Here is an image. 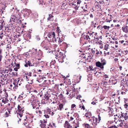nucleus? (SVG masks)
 I'll list each match as a JSON object with an SVG mask.
<instances>
[{"instance_id": "nucleus-6", "label": "nucleus", "mask_w": 128, "mask_h": 128, "mask_svg": "<svg viewBox=\"0 0 128 128\" xmlns=\"http://www.w3.org/2000/svg\"><path fill=\"white\" fill-rule=\"evenodd\" d=\"M119 125L121 127L124 126L125 127L128 128V120H121V122Z\"/></svg>"}, {"instance_id": "nucleus-14", "label": "nucleus", "mask_w": 128, "mask_h": 128, "mask_svg": "<svg viewBox=\"0 0 128 128\" xmlns=\"http://www.w3.org/2000/svg\"><path fill=\"white\" fill-rule=\"evenodd\" d=\"M121 117L123 118L124 120H128V114L126 113H123L121 114Z\"/></svg>"}, {"instance_id": "nucleus-9", "label": "nucleus", "mask_w": 128, "mask_h": 128, "mask_svg": "<svg viewBox=\"0 0 128 128\" xmlns=\"http://www.w3.org/2000/svg\"><path fill=\"white\" fill-rule=\"evenodd\" d=\"M56 58H63L64 57L65 55L63 54L62 52H59L58 51V52H57L55 53Z\"/></svg>"}, {"instance_id": "nucleus-8", "label": "nucleus", "mask_w": 128, "mask_h": 128, "mask_svg": "<svg viewBox=\"0 0 128 128\" xmlns=\"http://www.w3.org/2000/svg\"><path fill=\"white\" fill-rule=\"evenodd\" d=\"M20 18V16L18 15L16 17V16H11V18L10 20V21L11 22H12V23H14L12 22H14L18 20Z\"/></svg>"}, {"instance_id": "nucleus-41", "label": "nucleus", "mask_w": 128, "mask_h": 128, "mask_svg": "<svg viewBox=\"0 0 128 128\" xmlns=\"http://www.w3.org/2000/svg\"><path fill=\"white\" fill-rule=\"evenodd\" d=\"M24 54L26 57L28 58H29L30 57L32 56V54L28 53V52H27Z\"/></svg>"}, {"instance_id": "nucleus-48", "label": "nucleus", "mask_w": 128, "mask_h": 128, "mask_svg": "<svg viewBox=\"0 0 128 128\" xmlns=\"http://www.w3.org/2000/svg\"><path fill=\"white\" fill-rule=\"evenodd\" d=\"M57 39H58V44H60V43L62 42L63 40L62 38H60V37L58 38V37L57 38Z\"/></svg>"}, {"instance_id": "nucleus-34", "label": "nucleus", "mask_w": 128, "mask_h": 128, "mask_svg": "<svg viewBox=\"0 0 128 128\" xmlns=\"http://www.w3.org/2000/svg\"><path fill=\"white\" fill-rule=\"evenodd\" d=\"M76 110V106L75 104H72L71 106V110L72 111L75 110Z\"/></svg>"}, {"instance_id": "nucleus-4", "label": "nucleus", "mask_w": 128, "mask_h": 128, "mask_svg": "<svg viewBox=\"0 0 128 128\" xmlns=\"http://www.w3.org/2000/svg\"><path fill=\"white\" fill-rule=\"evenodd\" d=\"M39 101L36 100H33L32 102V105L33 107V108H38L40 106L39 105Z\"/></svg>"}, {"instance_id": "nucleus-38", "label": "nucleus", "mask_w": 128, "mask_h": 128, "mask_svg": "<svg viewBox=\"0 0 128 128\" xmlns=\"http://www.w3.org/2000/svg\"><path fill=\"white\" fill-rule=\"evenodd\" d=\"M50 126L51 128H56V124L53 122L51 124H50Z\"/></svg>"}, {"instance_id": "nucleus-19", "label": "nucleus", "mask_w": 128, "mask_h": 128, "mask_svg": "<svg viewBox=\"0 0 128 128\" xmlns=\"http://www.w3.org/2000/svg\"><path fill=\"white\" fill-rule=\"evenodd\" d=\"M9 76L8 74H5L2 77L4 81H6L7 82L9 80Z\"/></svg>"}, {"instance_id": "nucleus-57", "label": "nucleus", "mask_w": 128, "mask_h": 128, "mask_svg": "<svg viewBox=\"0 0 128 128\" xmlns=\"http://www.w3.org/2000/svg\"><path fill=\"white\" fill-rule=\"evenodd\" d=\"M10 60V59H8L4 63H5V64H9L10 63L9 62Z\"/></svg>"}, {"instance_id": "nucleus-59", "label": "nucleus", "mask_w": 128, "mask_h": 128, "mask_svg": "<svg viewBox=\"0 0 128 128\" xmlns=\"http://www.w3.org/2000/svg\"><path fill=\"white\" fill-rule=\"evenodd\" d=\"M108 44H107L105 45L104 46V49L105 50H107L108 49Z\"/></svg>"}, {"instance_id": "nucleus-39", "label": "nucleus", "mask_w": 128, "mask_h": 128, "mask_svg": "<svg viewBox=\"0 0 128 128\" xmlns=\"http://www.w3.org/2000/svg\"><path fill=\"white\" fill-rule=\"evenodd\" d=\"M23 125L26 128H30L29 126L28 123L26 122H25L23 124Z\"/></svg>"}, {"instance_id": "nucleus-53", "label": "nucleus", "mask_w": 128, "mask_h": 128, "mask_svg": "<svg viewBox=\"0 0 128 128\" xmlns=\"http://www.w3.org/2000/svg\"><path fill=\"white\" fill-rule=\"evenodd\" d=\"M94 74L98 78L100 77L101 76L97 72L94 73Z\"/></svg>"}, {"instance_id": "nucleus-16", "label": "nucleus", "mask_w": 128, "mask_h": 128, "mask_svg": "<svg viewBox=\"0 0 128 128\" xmlns=\"http://www.w3.org/2000/svg\"><path fill=\"white\" fill-rule=\"evenodd\" d=\"M86 9L85 8L83 10L84 13L83 14L84 15V16H86V15H88L89 14V12L87 10V7L86 5L85 6Z\"/></svg>"}, {"instance_id": "nucleus-21", "label": "nucleus", "mask_w": 128, "mask_h": 128, "mask_svg": "<svg viewBox=\"0 0 128 128\" xmlns=\"http://www.w3.org/2000/svg\"><path fill=\"white\" fill-rule=\"evenodd\" d=\"M122 30L126 33L128 32V26H124L122 28Z\"/></svg>"}, {"instance_id": "nucleus-60", "label": "nucleus", "mask_w": 128, "mask_h": 128, "mask_svg": "<svg viewBox=\"0 0 128 128\" xmlns=\"http://www.w3.org/2000/svg\"><path fill=\"white\" fill-rule=\"evenodd\" d=\"M124 107L126 109H128V105L126 103H125L124 104Z\"/></svg>"}, {"instance_id": "nucleus-36", "label": "nucleus", "mask_w": 128, "mask_h": 128, "mask_svg": "<svg viewBox=\"0 0 128 128\" xmlns=\"http://www.w3.org/2000/svg\"><path fill=\"white\" fill-rule=\"evenodd\" d=\"M91 113L89 112H87L86 113L85 116H86L88 119L90 118V116H91Z\"/></svg>"}, {"instance_id": "nucleus-27", "label": "nucleus", "mask_w": 128, "mask_h": 128, "mask_svg": "<svg viewBox=\"0 0 128 128\" xmlns=\"http://www.w3.org/2000/svg\"><path fill=\"white\" fill-rule=\"evenodd\" d=\"M29 10H28V11H26L24 12V17L26 18L28 17L29 15L30 14Z\"/></svg>"}, {"instance_id": "nucleus-40", "label": "nucleus", "mask_w": 128, "mask_h": 128, "mask_svg": "<svg viewBox=\"0 0 128 128\" xmlns=\"http://www.w3.org/2000/svg\"><path fill=\"white\" fill-rule=\"evenodd\" d=\"M46 0H39L38 3L40 5H41L42 6L43 4H45L44 2Z\"/></svg>"}, {"instance_id": "nucleus-26", "label": "nucleus", "mask_w": 128, "mask_h": 128, "mask_svg": "<svg viewBox=\"0 0 128 128\" xmlns=\"http://www.w3.org/2000/svg\"><path fill=\"white\" fill-rule=\"evenodd\" d=\"M97 33L96 32H92V33L90 34V38L92 39L94 36H96L97 35Z\"/></svg>"}, {"instance_id": "nucleus-20", "label": "nucleus", "mask_w": 128, "mask_h": 128, "mask_svg": "<svg viewBox=\"0 0 128 128\" xmlns=\"http://www.w3.org/2000/svg\"><path fill=\"white\" fill-rule=\"evenodd\" d=\"M109 82L111 84H116L117 82V80L115 79L114 78L113 80H109Z\"/></svg>"}, {"instance_id": "nucleus-32", "label": "nucleus", "mask_w": 128, "mask_h": 128, "mask_svg": "<svg viewBox=\"0 0 128 128\" xmlns=\"http://www.w3.org/2000/svg\"><path fill=\"white\" fill-rule=\"evenodd\" d=\"M114 118V122L116 124L117 123H118V124L117 126H118V125L119 126V124H120L121 122V120H119L118 119H117L116 118Z\"/></svg>"}, {"instance_id": "nucleus-43", "label": "nucleus", "mask_w": 128, "mask_h": 128, "mask_svg": "<svg viewBox=\"0 0 128 128\" xmlns=\"http://www.w3.org/2000/svg\"><path fill=\"white\" fill-rule=\"evenodd\" d=\"M104 64H96V66L99 68V69H102V70H103V69L104 68V66L103 65Z\"/></svg>"}, {"instance_id": "nucleus-35", "label": "nucleus", "mask_w": 128, "mask_h": 128, "mask_svg": "<svg viewBox=\"0 0 128 128\" xmlns=\"http://www.w3.org/2000/svg\"><path fill=\"white\" fill-rule=\"evenodd\" d=\"M54 17V16L52 15V14H49V15L48 17V18L47 20H49L50 21H52L53 19V18Z\"/></svg>"}, {"instance_id": "nucleus-64", "label": "nucleus", "mask_w": 128, "mask_h": 128, "mask_svg": "<svg viewBox=\"0 0 128 128\" xmlns=\"http://www.w3.org/2000/svg\"><path fill=\"white\" fill-rule=\"evenodd\" d=\"M36 38L37 40L38 41L40 40V37L38 36H36Z\"/></svg>"}, {"instance_id": "nucleus-1", "label": "nucleus", "mask_w": 128, "mask_h": 128, "mask_svg": "<svg viewBox=\"0 0 128 128\" xmlns=\"http://www.w3.org/2000/svg\"><path fill=\"white\" fill-rule=\"evenodd\" d=\"M24 111V108L22 105L21 104L20 105H18V110L16 111L18 117H22Z\"/></svg>"}, {"instance_id": "nucleus-22", "label": "nucleus", "mask_w": 128, "mask_h": 128, "mask_svg": "<svg viewBox=\"0 0 128 128\" xmlns=\"http://www.w3.org/2000/svg\"><path fill=\"white\" fill-rule=\"evenodd\" d=\"M74 119L77 120L79 117V115L78 113L77 112L75 113L74 115L72 116Z\"/></svg>"}, {"instance_id": "nucleus-54", "label": "nucleus", "mask_w": 128, "mask_h": 128, "mask_svg": "<svg viewBox=\"0 0 128 128\" xmlns=\"http://www.w3.org/2000/svg\"><path fill=\"white\" fill-rule=\"evenodd\" d=\"M108 128H118L117 126H116L115 125H112L110 127Z\"/></svg>"}, {"instance_id": "nucleus-42", "label": "nucleus", "mask_w": 128, "mask_h": 128, "mask_svg": "<svg viewBox=\"0 0 128 128\" xmlns=\"http://www.w3.org/2000/svg\"><path fill=\"white\" fill-rule=\"evenodd\" d=\"M37 50L36 49H34V48H32V52L31 53L33 55L36 54L37 52Z\"/></svg>"}, {"instance_id": "nucleus-56", "label": "nucleus", "mask_w": 128, "mask_h": 128, "mask_svg": "<svg viewBox=\"0 0 128 128\" xmlns=\"http://www.w3.org/2000/svg\"><path fill=\"white\" fill-rule=\"evenodd\" d=\"M100 4H104L105 2L104 1V0H98Z\"/></svg>"}, {"instance_id": "nucleus-61", "label": "nucleus", "mask_w": 128, "mask_h": 128, "mask_svg": "<svg viewBox=\"0 0 128 128\" xmlns=\"http://www.w3.org/2000/svg\"><path fill=\"white\" fill-rule=\"evenodd\" d=\"M24 3V4H26L28 2V0H21Z\"/></svg>"}, {"instance_id": "nucleus-49", "label": "nucleus", "mask_w": 128, "mask_h": 128, "mask_svg": "<svg viewBox=\"0 0 128 128\" xmlns=\"http://www.w3.org/2000/svg\"><path fill=\"white\" fill-rule=\"evenodd\" d=\"M12 76H16L18 75L17 73L16 72H12Z\"/></svg>"}, {"instance_id": "nucleus-3", "label": "nucleus", "mask_w": 128, "mask_h": 128, "mask_svg": "<svg viewBox=\"0 0 128 128\" xmlns=\"http://www.w3.org/2000/svg\"><path fill=\"white\" fill-rule=\"evenodd\" d=\"M101 117L100 116V114H99L98 116V118H94L92 119H90V121L91 120L92 122V125H93L94 126H96L97 125V124L99 123Z\"/></svg>"}, {"instance_id": "nucleus-45", "label": "nucleus", "mask_w": 128, "mask_h": 128, "mask_svg": "<svg viewBox=\"0 0 128 128\" xmlns=\"http://www.w3.org/2000/svg\"><path fill=\"white\" fill-rule=\"evenodd\" d=\"M10 12H15L16 11V8H14V7H12V6H11L10 8Z\"/></svg>"}, {"instance_id": "nucleus-15", "label": "nucleus", "mask_w": 128, "mask_h": 128, "mask_svg": "<svg viewBox=\"0 0 128 128\" xmlns=\"http://www.w3.org/2000/svg\"><path fill=\"white\" fill-rule=\"evenodd\" d=\"M64 127L66 128H72V126H71L68 122L67 121H65V123L64 124Z\"/></svg>"}, {"instance_id": "nucleus-33", "label": "nucleus", "mask_w": 128, "mask_h": 128, "mask_svg": "<svg viewBox=\"0 0 128 128\" xmlns=\"http://www.w3.org/2000/svg\"><path fill=\"white\" fill-rule=\"evenodd\" d=\"M64 104L60 103L59 105V107L58 108V110H62V108H63V106L64 105Z\"/></svg>"}, {"instance_id": "nucleus-28", "label": "nucleus", "mask_w": 128, "mask_h": 128, "mask_svg": "<svg viewBox=\"0 0 128 128\" xmlns=\"http://www.w3.org/2000/svg\"><path fill=\"white\" fill-rule=\"evenodd\" d=\"M39 108H40L38 107V108H36V110L35 111V112L36 114H38L40 115V114H42V112L39 110Z\"/></svg>"}, {"instance_id": "nucleus-58", "label": "nucleus", "mask_w": 128, "mask_h": 128, "mask_svg": "<svg viewBox=\"0 0 128 128\" xmlns=\"http://www.w3.org/2000/svg\"><path fill=\"white\" fill-rule=\"evenodd\" d=\"M44 116L46 118H49V116L48 114H46L45 112H44Z\"/></svg>"}, {"instance_id": "nucleus-13", "label": "nucleus", "mask_w": 128, "mask_h": 128, "mask_svg": "<svg viewBox=\"0 0 128 128\" xmlns=\"http://www.w3.org/2000/svg\"><path fill=\"white\" fill-rule=\"evenodd\" d=\"M50 95L48 94V92H47L44 97L45 98H44L45 101H50L51 100L50 98Z\"/></svg>"}, {"instance_id": "nucleus-46", "label": "nucleus", "mask_w": 128, "mask_h": 128, "mask_svg": "<svg viewBox=\"0 0 128 128\" xmlns=\"http://www.w3.org/2000/svg\"><path fill=\"white\" fill-rule=\"evenodd\" d=\"M125 91H122L121 92V94L122 95H125L128 93V90H125Z\"/></svg>"}, {"instance_id": "nucleus-7", "label": "nucleus", "mask_w": 128, "mask_h": 128, "mask_svg": "<svg viewBox=\"0 0 128 128\" xmlns=\"http://www.w3.org/2000/svg\"><path fill=\"white\" fill-rule=\"evenodd\" d=\"M18 83L17 82H14L12 84H10V88L14 90L17 89L18 87Z\"/></svg>"}, {"instance_id": "nucleus-25", "label": "nucleus", "mask_w": 128, "mask_h": 128, "mask_svg": "<svg viewBox=\"0 0 128 128\" xmlns=\"http://www.w3.org/2000/svg\"><path fill=\"white\" fill-rule=\"evenodd\" d=\"M10 110H8L6 111L4 115V117L6 118L8 117L9 116H10V115L9 114H10Z\"/></svg>"}, {"instance_id": "nucleus-11", "label": "nucleus", "mask_w": 128, "mask_h": 128, "mask_svg": "<svg viewBox=\"0 0 128 128\" xmlns=\"http://www.w3.org/2000/svg\"><path fill=\"white\" fill-rule=\"evenodd\" d=\"M72 124H73V128H77V127H79V122L77 120H74L72 122Z\"/></svg>"}, {"instance_id": "nucleus-63", "label": "nucleus", "mask_w": 128, "mask_h": 128, "mask_svg": "<svg viewBox=\"0 0 128 128\" xmlns=\"http://www.w3.org/2000/svg\"><path fill=\"white\" fill-rule=\"evenodd\" d=\"M107 84H108L107 82L106 81L104 82H103V84L104 86V87H105V88H106V86L107 85Z\"/></svg>"}, {"instance_id": "nucleus-62", "label": "nucleus", "mask_w": 128, "mask_h": 128, "mask_svg": "<svg viewBox=\"0 0 128 128\" xmlns=\"http://www.w3.org/2000/svg\"><path fill=\"white\" fill-rule=\"evenodd\" d=\"M0 83L2 85H4L5 84V83L2 80H0Z\"/></svg>"}, {"instance_id": "nucleus-51", "label": "nucleus", "mask_w": 128, "mask_h": 128, "mask_svg": "<svg viewBox=\"0 0 128 128\" xmlns=\"http://www.w3.org/2000/svg\"><path fill=\"white\" fill-rule=\"evenodd\" d=\"M101 64H106V61L104 59H102L101 60Z\"/></svg>"}, {"instance_id": "nucleus-17", "label": "nucleus", "mask_w": 128, "mask_h": 128, "mask_svg": "<svg viewBox=\"0 0 128 128\" xmlns=\"http://www.w3.org/2000/svg\"><path fill=\"white\" fill-rule=\"evenodd\" d=\"M13 66L14 70L16 71H18V70L20 68V64H11Z\"/></svg>"}, {"instance_id": "nucleus-23", "label": "nucleus", "mask_w": 128, "mask_h": 128, "mask_svg": "<svg viewBox=\"0 0 128 128\" xmlns=\"http://www.w3.org/2000/svg\"><path fill=\"white\" fill-rule=\"evenodd\" d=\"M83 126L85 128H92V127L90 124L86 123H84Z\"/></svg>"}, {"instance_id": "nucleus-55", "label": "nucleus", "mask_w": 128, "mask_h": 128, "mask_svg": "<svg viewBox=\"0 0 128 128\" xmlns=\"http://www.w3.org/2000/svg\"><path fill=\"white\" fill-rule=\"evenodd\" d=\"M31 95L30 100L31 101H33V100H34V99L35 98V96L34 94H31Z\"/></svg>"}, {"instance_id": "nucleus-37", "label": "nucleus", "mask_w": 128, "mask_h": 128, "mask_svg": "<svg viewBox=\"0 0 128 128\" xmlns=\"http://www.w3.org/2000/svg\"><path fill=\"white\" fill-rule=\"evenodd\" d=\"M84 38L86 40H88V41H90V37L89 36L86 35H84Z\"/></svg>"}, {"instance_id": "nucleus-24", "label": "nucleus", "mask_w": 128, "mask_h": 128, "mask_svg": "<svg viewBox=\"0 0 128 128\" xmlns=\"http://www.w3.org/2000/svg\"><path fill=\"white\" fill-rule=\"evenodd\" d=\"M56 96H58V97L60 100H62L64 98V96L62 93L60 94H58V93H56Z\"/></svg>"}, {"instance_id": "nucleus-10", "label": "nucleus", "mask_w": 128, "mask_h": 128, "mask_svg": "<svg viewBox=\"0 0 128 128\" xmlns=\"http://www.w3.org/2000/svg\"><path fill=\"white\" fill-rule=\"evenodd\" d=\"M46 114H48L51 116H52L54 114L53 110L49 108L47 109L45 112Z\"/></svg>"}, {"instance_id": "nucleus-47", "label": "nucleus", "mask_w": 128, "mask_h": 128, "mask_svg": "<svg viewBox=\"0 0 128 128\" xmlns=\"http://www.w3.org/2000/svg\"><path fill=\"white\" fill-rule=\"evenodd\" d=\"M63 93L65 94L66 95H68L69 96H70V94L69 93L68 91H67V90L64 91H63Z\"/></svg>"}, {"instance_id": "nucleus-18", "label": "nucleus", "mask_w": 128, "mask_h": 128, "mask_svg": "<svg viewBox=\"0 0 128 128\" xmlns=\"http://www.w3.org/2000/svg\"><path fill=\"white\" fill-rule=\"evenodd\" d=\"M31 37V35L30 33L27 34H26L24 36V38L27 41L28 40V39H30Z\"/></svg>"}, {"instance_id": "nucleus-52", "label": "nucleus", "mask_w": 128, "mask_h": 128, "mask_svg": "<svg viewBox=\"0 0 128 128\" xmlns=\"http://www.w3.org/2000/svg\"><path fill=\"white\" fill-rule=\"evenodd\" d=\"M2 50L0 49V62L1 61L2 56Z\"/></svg>"}, {"instance_id": "nucleus-30", "label": "nucleus", "mask_w": 128, "mask_h": 128, "mask_svg": "<svg viewBox=\"0 0 128 128\" xmlns=\"http://www.w3.org/2000/svg\"><path fill=\"white\" fill-rule=\"evenodd\" d=\"M48 43V42L45 41H43L42 42L41 46H42V48L45 47L46 46H47Z\"/></svg>"}, {"instance_id": "nucleus-44", "label": "nucleus", "mask_w": 128, "mask_h": 128, "mask_svg": "<svg viewBox=\"0 0 128 128\" xmlns=\"http://www.w3.org/2000/svg\"><path fill=\"white\" fill-rule=\"evenodd\" d=\"M67 91H68L69 93L70 94V95H71L72 93L74 92V90L72 88H68L67 90Z\"/></svg>"}, {"instance_id": "nucleus-12", "label": "nucleus", "mask_w": 128, "mask_h": 128, "mask_svg": "<svg viewBox=\"0 0 128 128\" xmlns=\"http://www.w3.org/2000/svg\"><path fill=\"white\" fill-rule=\"evenodd\" d=\"M43 120L44 121L42 120L40 121L41 124H40V125L42 128H46V126L47 122L45 120Z\"/></svg>"}, {"instance_id": "nucleus-2", "label": "nucleus", "mask_w": 128, "mask_h": 128, "mask_svg": "<svg viewBox=\"0 0 128 128\" xmlns=\"http://www.w3.org/2000/svg\"><path fill=\"white\" fill-rule=\"evenodd\" d=\"M47 37H46V38H48V41L49 42L54 41L55 40L54 38H55V34L54 32H49L47 35Z\"/></svg>"}, {"instance_id": "nucleus-31", "label": "nucleus", "mask_w": 128, "mask_h": 128, "mask_svg": "<svg viewBox=\"0 0 128 128\" xmlns=\"http://www.w3.org/2000/svg\"><path fill=\"white\" fill-rule=\"evenodd\" d=\"M86 71L87 72H89L90 71L93 70H94V68H93V67L92 66H89L87 68Z\"/></svg>"}, {"instance_id": "nucleus-5", "label": "nucleus", "mask_w": 128, "mask_h": 128, "mask_svg": "<svg viewBox=\"0 0 128 128\" xmlns=\"http://www.w3.org/2000/svg\"><path fill=\"white\" fill-rule=\"evenodd\" d=\"M121 84L124 87L125 90H128V80L126 78L121 81Z\"/></svg>"}, {"instance_id": "nucleus-50", "label": "nucleus", "mask_w": 128, "mask_h": 128, "mask_svg": "<svg viewBox=\"0 0 128 128\" xmlns=\"http://www.w3.org/2000/svg\"><path fill=\"white\" fill-rule=\"evenodd\" d=\"M103 28L104 29L107 30H108L110 27L109 26H103Z\"/></svg>"}, {"instance_id": "nucleus-29", "label": "nucleus", "mask_w": 128, "mask_h": 128, "mask_svg": "<svg viewBox=\"0 0 128 128\" xmlns=\"http://www.w3.org/2000/svg\"><path fill=\"white\" fill-rule=\"evenodd\" d=\"M112 108L108 106H105L104 108V110L108 112H110V111L112 109Z\"/></svg>"}]
</instances>
